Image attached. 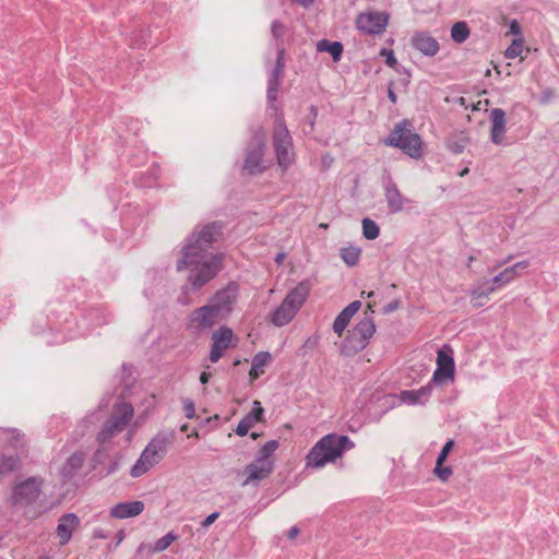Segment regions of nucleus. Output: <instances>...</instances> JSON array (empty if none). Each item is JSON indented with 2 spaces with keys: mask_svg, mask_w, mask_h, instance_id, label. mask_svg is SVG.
Listing matches in <instances>:
<instances>
[{
  "mask_svg": "<svg viewBox=\"0 0 559 559\" xmlns=\"http://www.w3.org/2000/svg\"><path fill=\"white\" fill-rule=\"evenodd\" d=\"M222 233L223 225L219 222L198 225L181 248V259L177 261V270L191 269L188 282L194 290L211 282L223 267L222 253H207L209 248L218 240Z\"/></svg>",
  "mask_w": 559,
  "mask_h": 559,
  "instance_id": "f257e3e1",
  "label": "nucleus"
},
{
  "mask_svg": "<svg viewBox=\"0 0 559 559\" xmlns=\"http://www.w3.org/2000/svg\"><path fill=\"white\" fill-rule=\"evenodd\" d=\"M355 443L347 436L329 433L322 437L306 456V466L321 468L352 450Z\"/></svg>",
  "mask_w": 559,
  "mask_h": 559,
  "instance_id": "f03ea898",
  "label": "nucleus"
},
{
  "mask_svg": "<svg viewBox=\"0 0 559 559\" xmlns=\"http://www.w3.org/2000/svg\"><path fill=\"white\" fill-rule=\"evenodd\" d=\"M175 436L174 430L157 432L144 448L140 457L131 467L130 475L138 478L158 464L166 455Z\"/></svg>",
  "mask_w": 559,
  "mask_h": 559,
  "instance_id": "7ed1b4c3",
  "label": "nucleus"
},
{
  "mask_svg": "<svg viewBox=\"0 0 559 559\" xmlns=\"http://www.w3.org/2000/svg\"><path fill=\"white\" fill-rule=\"evenodd\" d=\"M311 290V283L306 280L292 289L282 304L274 310L271 321L276 326L289 323L306 301Z\"/></svg>",
  "mask_w": 559,
  "mask_h": 559,
  "instance_id": "20e7f679",
  "label": "nucleus"
},
{
  "mask_svg": "<svg viewBox=\"0 0 559 559\" xmlns=\"http://www.w3.org/2000/svg\"><path fill=\"white\" fill-rule=\"evenodd\" d=\"M409 127L411 124L407 121L400 122L394 127L384 143L401 148L413 158H419L421 156V139Z\"/></svg>",
  "mask_w": 559,
  "mask_h": 559,
  "instance_id": "39448f33",
  "label": "nucleus"
},
{
  "mask_svg": "<svg viewBox=\"0 0 559 559\" xmlns=\"http://www.w3.org/2000/svg\"><path fill=\"white\" fill-rule=\"evenodd\" d=\"M133 414V406L130 403L121 402L115 404L110 417L105 421L103 429L97 435L98 442L105 444L122 432L132 419Z\"/></svg>",
  "mask_w": 559,
  "mask_h": 559,
  "instance_id": "423d86ee",
  "label": "nucleus"
},
{
  "mask_svg": "<svg viewBox=\"0 0 559 559\" xmlns=\"http://www.w3.org/2000/svg\"><path fill=\"white\" fill-rule=\"evenodd\" d=\"M273 145L277 157V164L287 169L294 163L293 140L282 119L275 123L273 131Z\"/></svg>",
  "mask_w": 559,
  "mask_h": 559,
  "instance_id": "0eeeda50",
  "label": "nucleus"
},
{
  "mask_svg": "<svg viewBox=\"0 0 559 559\" xmlns=\"http://www.w3.org/2000/svg\"><path fill=\"white\" fill-rule=\"evenodd\" d=\"M239 286L235 282H229L225 287L218 289L209 300V305L222 318L227 320L238 301Z\"/></svg>",
  "mask_w": 559,
  "mask_h": 559,
  "instance_id": "6e6552de",
  "label": "nucleus"
},
{
  "mask_svg": "<svg viewBox=\"0 0 559 559\" xmlns=\"http://www.w3.org/2000/svg\"><path fill=\"white\" fill-rule=\"evenodd\" d=\"M43 479L29 477L17 483L11 493V502L16 507H27L34 503L41 493Z\"/></svg>",
  "mask_w": 559,
  "mask_h": 559,
  "instance_id": "1a4fd4ad",
  "label": "nucleus"
},
{
  "mask_svg": "<svg viewBox=\"0 0 559 559\" xmlns=\"http://www.w3.org/2000/svg\"><path fill=\"white\" fill-rule=\"evenodd\" d=\"M437 368L433 371L431 382L435 385H443L453 382L455 364L453 358V349L449 345H443L437 352Z\"/></svg>",
  "mask_w": 559,
  "mask_h": 559,
  "instance_id": "9d476101",
  "label": "nucleus"
},
{
  "mask_svg": "<svg viewBox=\"0 0 559 559\" xmlns=\"http://www.w3.org/2000/svg\"><path fill=\"white\" fill-rule=\"evenodd\" d=\"M264 147V133L259 129L254 131L246 152L243 167L249 174L253 175L263 171L264 166H262V156Z\"/></svg>",
  "mask_w": 559,
  "mask_h": 559,
  "instance_id": "9b49d317",
  "label": "nucleus"
},
{
  "mask_svg": "<svg viewBox=\"0 0 559 559\" xmlns=\"http://www.w3.org/2000/svg\"><path fill=\"white\" fill-rule=\"evenodd\" d=\"M222 318L209 305H204L194 309L188 318V329L194 333H203L210 331Z\"/></svg>",
  "mask_w": 559,
  "mask_h": 559,
  "instance_id": "f8f14e48",
  "label": "nucleus"
},
{
  "mask_svg": "<svg viewBox=\"0 0 559 559\" xmlns=\"http://www.w3.org/2000/svg\"><path fill=\"white\" fill-rule=\"evenodd\" d=\"M389 15L384 12H365L356 19V27L365 34L378 35L384 32Z\"/></svg>",
  "mask_w": 559,
  "mask_h": 559,
  "instance_id": "ddd939ff",
  "label": "nucleus"
},
{
  "mask_svg": "<svg viewBox=\"0 0 559 559\" xmlns=\"http://www.w3.org/2000/svg\"><path fill=\"white\" fill-rule=\"evenodd\" d=\"M234 337L233 330L226 325L219 326L212 333V346L210 350V360L217 362L225 350L230 346Z\"/></svg>",
  "mask_w": 559,
  "mask_h": 559,
  "instance_id": "4468645a",
  "label": "nucleus"
},
{
  "mask_svg": "<svg viewBox=\"0 0 559 559\" xmlns=\"http://www.w3.org/2000/svg\"><path fill=\"white\" fill-rule=\"evenodd\" d=\"M507 117L501 108H491V142L497 145H510L513 140L506 136Z\"/></svg>",
  "mask_w": 559,
  "mask_h": 559,
  "instance_id": "2eb2a0df",
  "label": "nucleus"
},
{
  "mask_svg": "<svg viewBox=\"0 0 559 559\" xmlns=\"http://www.w3.org/2000/svg\"><path fill=\"white\" fill-rule=\"evenodd\" d=\"M273 461H263L255 459L245 468L243 473L246 475V479L243 480L242 486L258 484L259 481L269 477V475L273 472Z\"/></svg>",
  "mask_w": 559,
  "mask_h": 559,
  "instance_id": "dca6fc26",
  "label": "nucleus"
},
{
  "mask_svg": "<svg viewBox=\"0 0 559 559\" xmlns=\"http://www.w3.org/2000/svg\"><path fill=\"white\" fill-rule=\"evenodd\" d=\"M411 43L414 49L427 57L436 56L440 49L438 40L426 32H416Z\"/></svg>",
  "mask_w": 559,
  "mask_h": 559,
  "instance_id": "f3484780",
  "label": "nucleus"
},
{
  "mask_svg": "<svg viewBox=\"0 0 559 559\" xmlns=\"http://www.w3.org/2000/svg\"><path fill=\"white\" fill-rule=\"evenodd\" d=\"M80 519L74 513L63 514L57 525V535L59 537V544L66 545L70 542L73 532L78 528Z\"/></svg>",
  "mask_w": 559,
  "mask_h": 559,
  "instance_id": "a211bd4d",
  "label": "nucleus"
},
{
  "mask_svg": "<svg viewBox=\"0 0 559 559\" xmlns=\"http://www.w3.org/2000/svg\"><path fill=\"white\" fill-rule=\"evenodd\" d=\"M433 383L430 381L418 390H405L400 393V400L407 405H424L426 404L432 393Z\"/></svg>",
  "mask_w": 559,
  "mask_h": 559,
  "instance_id": "6ab92c4d",
  "label": "nucleus"
},
{
  "mask_svg": "<svg viewBox=\"0 0 559 559\" xmlns=\"http://www.w3.org/2000/svg\"><path fill=\"white\" fill-rule=\"evenodd\" d=\"M528 263L526 261L518 262L511 266L506 267L500 273L493 275L491 277V292L501 288L506 284L513 281L521 272H523L527 267Z\"/></svg>",
  "mask_w": 559,
  "mask_h": 559,
  "instance_id": "aec40b11",
  "label": "nucleus"
},
{
  "mask_svg": "<svg viewBox=\"0 0 559 559\" xmlns=\"http://www.w3.org/2000/svg\"><path fill=\"white\" fill-rule=\"evenodd\" d=\"M144 510L142 501H127L114 506L110 510V515L116 519H129L141 514Z\"/></svg>",
  "mask_w": 559,
  "mask_h": 559,
  "instance_id": "412c9836",
  "label": "nucleus"
},
{
  "mask_svg": "<svg viewBox=\"0 0 559 559\" xmlns=\"http://www.w3.org/2000/svg\"><path fill=\"white\" fill-rule=\"evenodd\" d=\"M361 307V302L359 300H355L350 302L347 307H345L335 318L333 322V331L341 336L345 329L348 326L350 319L358 312Z\"/></svg>",
  "mask_w": 559,
  "mask_h": 559,
  "instance_id": "4be33fe9",
  "label": "nucleus"
},
{
  "mask_svg": "<svg viewBox=\"0 0 559 559\" xmlns=\"http://www.w3.org/2000/svg\"><path fill=\"white\" fill-rule=\"evenodd\" d=\"M384 197L391 213L402 212L405 199L401 194L396 185L389 180L384 186Z\"/></svg>",
  "mask_w": 559,
  "mask_h": 559,
  "instance_id": "5701e85b",
  "label": "nucleus"
},
{
  "mask_svg": "<svg viewBox=\"0 0 559 559\" xmlns=\"http://www.w3.org/2000/svg\"><path fill=\"white\" fill-rule=\"evenodd\" d=\"M85 461V455L83 452H74L71 456H69L60 469V476L62 481L70 480L83 466Z\"/></svg>",
  "mask_w": 559,
  "mask_h": 559,
  "instance_id": "b1692460",
  "label": "nucleus"
},
{
  "mask_svg": "<svg viewBox=\"0 0 559 559\" xmlns=\"http://www.w3.org/2000/svg\"><path fill=\"white\" fill-rule=\"evenodd\" d=\"M368 344L369 343L367 341L356 335V331L352 329L342 343L341 354L345 356H353L366 348Z\"/></svg>",
  "mask_w": 559,
  "mask_h": 559,
  "instance_id": "393cba45",
  "label": "nucleus"
},
{
  "mask_svg": "<svg viewBox=\"0 0 559 559\" xmlns=\"http://www.w3.org/2000/svg\"><path fill=\"white\" fill-rule=\"evenodd\" d=\"M272 356L269 352L257 353L251 361V369L249 377L251 381L257 380L261 374L264 373V368L271 362Z\"/></svg>",
  "mask_w": 559,
  "mask_h": 559,
  "instance_id": "a878e982",
  "label": "nucleus"
},
{
  "mask_svg": "<svg viewBox=\"0 0 559 559\" xmlns=\"http://www.w3.org/2000/svg\"><path fill=\"white\" fill-rule=\"evenodd\" d=\"M353 330L356 331V335L369 343L376 332V325L370 317H365L353 328Z\"/></svg>",
  "mask_w": 559,
  "mask_h": 559,
  "instance_id": "bb28decb",
  "label": "nucleus"
},
{
  "mask_svg": "<svg viewBox=\"0 0 559 559\" xmlns=\"http://www.w3.org/2000/svg\"><path fill=\"white\" fill-rule=\"evenodd\" d=\"M318 51L329 52L334 61H338L343 53V45L340 41L321 39L317 43Z\"/></svg>",
  "mask_w": 559,
  "mask_h": 559,
  "instance_id": "cd10ccee",
  "label": "nucleus"
},
{
  "mask_svg": "<svg viewBox=\"0 0 559 559\" xmlns=\"http://www.w3.org/2000/svg\"><path fill=\"white\" fill-rule=\"evenodd\" d=\"M468 140L464 133L452 134L447 138L445 145L453 154H461L466 147Z\"/></svg>",
  "mask_w": 559,
  "mask_h": 559,
  "instance_id": "c85d7f7f",
  "label": "nucleus"
},
{
  "mask_svg": "<svg viewBox=\"0 0 559 559\" xmlns=\"http://www.w3.org/2000/svg\"><path fill=\"white\" fill-rule=\"evenodd\" d=\"M23 445L22 436L15 429H3L0 428V445H11L19 448Z\"/></svg>",
  "mask_w": 559,
  "mask_h": 559,
  "instance_id": "c756f323",
  "label": "nucleus"
},
{
  "mask_svg": "<svg viewBox=\"0 0 559 559\" xmlns=\"http://www.w3.org/2000/svg\"><path fill=\"white\" fill-rule=\"evenodd\" d=\"M340 255L348 266H354L360 259L361 250L358 247L348 246L341 249Z\"/></svg>",
  "mask_w": 559,
  "mask_h": 559,
  "instance_id": "7c9ffc66",
  "label": "nucleus"
},
{
  "mask_svg": "<svg viewBox=\"0 0 559 559\" xmlns=\"http://www.w3.org/2000/svg\"><path fill=\"white\" fill-rule=\"evenodd\" d=\"M469 36V28L465 22H456L451 28V38L457 43H464Z\"/></svg>",
  "mask_w": 559,
  "mask_h": 559,
  "instance_id": "2f4dec72",
  "label": "nucleus"
},
{
  "mask_svg": "<svg viewBox=\"0 0 559 559\" xmlns=\"http://www.w3.org/2000/svg\"><path fill=\"white\" fill-rule=\"evenodd\" d=\"M362 235L368 240H373L379 236L380 229L374 221L370 218H364L362 222Z\"/></svg>",
  "mask_w": 559,
  "mask_h": 559,
  "instance_id": "473e14b6",
  "label": "nucleus"
},
{
  "mask_svg": "<svg viewBox=\"0 0 559 559\" xmlns=\"http://www.w3.org/2000/svg\"><path fill=\"white\" fill-rule=\"evenodd\" d=\"M524 48V38H514L511 45L504 50V57L507 59H515L521 56Z\"/></svg>",
  "mask_w": 559,
  "mask_h": 559,
  "instance_id": "72a5a7b5",
  "label": "nucleus"
},
{
  "mask_svg": "<svg viewBox=\"0 0 559 559\" xmlns=\"http://www.w3.org/2000/svg\"><path fill=\"white\" fill-rule=\"evenodd\" d=\"M280 447V443L277 440H270L267 441L259 451V455L257 459L263 460V461H273L272 455Z\"/></svg>",
  "mask_w": 559,
  "mask_h": 559,
  "instance_id": "f704fd0d",
  "label": "nucleus"
},
{
  "mask_svg": "<svg viewBox=\"0 0 559 559\" xmlns=\"http://www.w3.org/2000/svg\"><path fill=\"white\" fill-rule=\"evenodd\" d=\"M20 459L16 455L0 457V474H7L17 468Z\"/></svg>",
  "mask_w": 559,
  "mask_h": 559,
  "instance_id": "c9c22d12",
  "label": "nucleus"
},
{
  "mask_svg": "<svg viewBox=\"0 0 559 559\" xmlns=\"http://www.w3.org/2000/svg\"><path fill=\"white\" fill-rule=\"evenodd\" d=\"M281 79L270 76L267 81V100L274 103L277 98Z\"/></svg>",
  "mask_w": 559,
  "mask_h": 559,
  "instance_id": "e433bc0d",
  "label": "nucleus"
},
{
  "mask_svg": "<svg viewBox=\"0 0 559 559\" xmlns=\"http://www.w3.org/2000/svg\"><path fill=\"white\" fill-rule=\"evenodd\" d=\"M177 539V536L169 532L167 533L166 535H164L163 537L158 538L154 545V550L155 551H164L166 550L173 542H175Z\"/></svg>",
  "mask_w": 559,
  "mask_h": 559,
  "instance_id": "4c0bfd02",
  "label": "nucleus"
},
{
  "mask_svg": "<svg viewBox=\"0 0 559 559\" xmlns=\"http://www.w3.org/2000/svg\"><path fill=\"white\" fill-rule=\"evenodd\" d=\"M284 53H285L284 49H278L276 63H275L274 69L272 70V73L270 74V76L281 79L282 72L285 67Z\"/></svg>",
  "mask_w": 559,
  "mask_h": 559,
  "instance_id": "58836bf2",
  "label": "nucleus"
},
{
  "mask_svg": "<svg viewBox=\"0 0 559 559\" xmlns=\"http://www.w3.org/2000/svg\"><path fill=\"white\" fill-rule=\"evenodd\" d=\"M453 444H454L453 440H448L444 443V445L442 447V449L439 452L438 457H437V462L436 463H438V465H442L443 464V462L445 461L449 452L452 450Z\"/></svg>",
  "mask_w": 559,
  "mask_h": 559,
  "instance_id": "ea45409f",
  "label": "nucleus"
},
{
  "mask_svg": "<svg viewBox=\"0 0 559 559\" xmlns=\"http://www.w3.org/2000/svg\"><path fill=\"white\" fill-rule=\"evenodd\" d=\"M506 35H513L515 38H523L522 26L518 20L510 21L509 32Z\"/></svg>",
  "mask_w": 559,
  "mask_h": 559,
  "instance_id": "a19ab883",
  "label": "nucleus"
},
{
  "mask_svg": "<svg viewBox=\"0 0 559 559\" xmlns=\"http://www.w3.org/2000/svg\"><path fill=\"white\" fill-rule=\"evenodd\" d=\"M435 474L441 480L445 481L452 475V469L450 467H448V466H443V464L442 465H438V463H436Z\"/></svg>",
  "mask_w": 559,
  "mask_h": 559,
  "instance_id": "79ce46f5",
  "label": "nucleus"
},
{
  "mask_svg": "<svg viewBox=\"0 0 559 559\" xmlns=\"http://www.w3.org/2000/svg\"><path fill=\"white\" fill-rule=\"evenodd\" d=\"M556 97V93L552 88L546 87L540 92L539 103L542 105H547Z\"/></svg>",
  "mask_w": 559,
  "mask_h": 559,
  "instance_id": "37998d69",
  "label": "nucleus"
},
{
  "mask_svg": "<svg viewBox=\"0 0 559 559\" xmlns=\"http://www.w3.org/2000/svg\"><path fill=\"white\" fill-rule=\"evenodd\" d=\"M380 55L385 58V63L390 68H395V66L397 64V60H396V58L394 56V51L393 50L386 49V48H382L381 51H380Z\"/></svg>",
  "mask_w": 559,
  "mask_h": 559,
  "instance_id": "c03bdc74",
  "label": "nucleus"
},
{
  "mask_svg": "<svg viewBox=\"0 0 559 559\" xmlns=\"http://www.w3.org/2000/svg\"><path fill=\"white\" fill-rule=\"evenodd\" d=\"M271 32L274 38H281L284 35L285 26L280 21H273Z\"/></svg>",
  "mask_w": 559,
  "mask_h": 559,
  "instance_id": "a18cd8bd",
  "label": "nucleus"
},
{
  "mask_svg": "<svg viewBox=\"0 0 559 559\" xmlns=\"http://www.w3.org/2000/svg\"><path fill=\"white\" fill-rule=\"evenodd\" d=\"M183 412L186 417L192 419L195 415V407L193 401L187 399L183 401Z\"/></svg>",
  "mask_w": 559,
  "mask_h": 559,
  "instance_id": "49530a36",
  "label": "nucleus"
},
{
  "mask_svg": "<svg viewBox=\"0 0 559 559\" xmlns=\"http://www.w3.org/2000/svg\"><path fill=\"white\" fill-rule=\"evenodd\" d=\"M251 415H254V418L259 421L262 420V416L264 414V408L262 407L261 403L259 401L253 402V407L251 412H249Z\"/></svg>",
  "mask_w": 559,
  "mask_h": 559,
  "instance_id": "de8ad7c7",
  "label": "nucleus"
},
{
  "mask_svg": "<svg viewBox=\"0 0 559 559\" xmlns=\"http://www.w3.org/2000/svg\"><path fill=\"white\" fill-rule=\"evenodd\" d=\"M483 299H487V295L485 293L474 292L472 296V302L475 307H481L486 304Z\"/></svg>",
  "mask_w": 559,
  "mask_h": 559,
  "instance_id": "09e8293b",
  "label": "nucleus"
},
{
  "mask_svg": "<svg viewBox=\"0 0 559 559\" xmlns=\"http://www.w3.org/2000/svg\"><path fill=\"white\" fill-rule=\"evenodd\" d=\"M219 516L218 512H213L210 515H207L201 523V526L203 528H207L210 525H212L216 519Z\"/></svg>",
  "mask_w": 559,
  "mask_h": 559,
  "instance_id": "8fccbe9b",
  "label": "nucleus"
},
{
  "mask_svg": "<svg viewBox=\"0 0 559 559\" xmlns=\"http://www.w3.org/2000/svg\"><path fill=\"white\" fill-rule=\"evenodd\" d=\"M249 429L250 427L246 423L240 420L235 431L238 436L243 437L248 433Z\"/></svg>",
  "mask_w": 559,
  "mask_h": 559,
  "instance_id": "3c124183",
  "label": "nucleus"
},
{
  "mask_svg": "<svg viewBox=\"0 0 559 559\" xmlns=\"http://www.w3.org/2000/svg\"><path fill=\"white\" fill-rule=\"evenodd\" d=\"M241 420L246 423L250 428L258 423V420L254 418V415H251L250 413H248Z\"/></svg>",
  "mask_w": 559,
  "mask_h": 559,
  "instance_id": "603ef678",
  "label": "nucleus"
},
{
  "mask_svg": "<svg viewBox=\"0 0 559 559\" xmlns=\"http://www.w3.org/2000/svg\"><path fill=\"white\" fill-rule=\"evenodd\" d=\"M98 420H100V417L98 416L97 413H95V414H91V415L86 416V418L83 420V423L94 424L95 421H98Z\"/></svg>",
  "mask_w": 559,
  "mask_h": 559,
  "instance_id": "864d4df0",
  "label": "nucleus"
},
{
  "mask_svg": "<svg viewBox=\"0 0 559 559\" xmlns=\"http://www.w3.org/2000/svg\"><path fill=\"white\" fill-rule=\"evenodd\" d=\"M210 378H211V373H210V372H207V371H203V372L200 374V382H201L202 384H206V383L209 382Z\"/></svg>",
  "mask_w": 559,
  "mask_h": 559,
  "instance_id": "5fc2aeb1",
  "label": "nucleus"
},
{
  "mask_svg": "<svg viewBox=\"0 0 559 559\" xmlns=\"http://www.w3.org/2000/svg\"><path fill=\"white\" fill-rule=\"evenodd\" d=\"M299 534V528L297 526H293L289 531H288V538L290 539H294L297 537V535Z\"/></svg>",
  "mask_w": 559,
  "mask_h": 559,
  "instance_id": "6e6d98bb",
  "label": "nucleus"
},
{
  "mask_svg": "<svg viewBox=\"0 0 559 559\" xmlns=\"http://www.w3.org/2000/svg\"><path fill=\"white\" fill-rule=\"evenodd\" d=\"M134 433H135V428H130L124 436V441L127 443H129L133 439Z\"/></svg>",
  "mask_w": 559,
  "mask_h": 559,
  "instance_id": "4d7b16f0",
  "label": "nucleus"
},
{
  "mask_svg": "<svg viewBox=\"0 0 559 559\" xmlns=\"http://www.w3.org/2000/svg\"><path fill=\"white\" fill-rule=\"evenodd\" d=\"M388 97L390 98V100L395 104L396 103V94L394 93V91L392 90V87L390 86L389 87V91H388Z\"/></svg>",
  "mask_w": 559,
  "mask_h": 559,
  "instance_id": "13d9d810",
  "label": "nucleus"
},
{
  "mask_svg": "<svg viewBox=\"0 0 559 559\" xmlns=\"http://www.w3.org/2000/svg\"><path fill=\"white\" fill-rule=\"evenodd\" d=\"M397 308V302H391L386 306V312L394 311Z\"/></svg>",
  "mask_w": 559,
  "mask_h": 559,
  "instance_id": "bf43d9fd",
  "label": "nucleus"
},
{
  "mask_svg": "<svg viewBox=\"0 0 559 559\" xmlns=\"http://www.w3.org/2000/svg\"><path fill=\"white\" fill-rule=\"evenodd\" d=\"M285 257H286V254L284 252H280V253H277L275 261L277 263H282V261L285 259Z\"/></svg>",
  "mask_w": 559,
  "mask_h": 559,
  "instance_id": "052dcab7",
  "label": "nucleus"
},
{
  "mask_svg": "<svg viewBox=\"0 0 559 559\" xmlns=\"http://www.w3.org/2000/svg\"><path fill=\"white\" fill-rule=\"evenodd\" d=\"M469 171V169L467 167H465L464 169H462L460 173H459V176L460 177H464L465 175H467Z\"/></svg>",
  "mask_w": 559,
  "mask_h": 559,
  "instance_id": "680f3d73",
  "label": "nucleus"
},
{
  "mask_svg": "<svg viewBox=\"0 0 559 559\" xmlns=\"http://www.w3.org/2000/svg\"><path fill=\"white\" fill-rule=\"evenodd\" d=\"M480 105H481V102H478L477 106H476V107H474V109H475V110H480V109H481V108H480Z\"/></svg>",
  "mask_w": 559,
  "mask_h": 559,
  "instance_id": "e2e57ef3",
  "label": "nucleus"
},
{
  "mask_svg": "<svg viewBox=\"0 0 559 559\" xmlns=\"http://www.w3.org/2000/svg\"><path fill=\"white\" fill-rule=\"evenodd\" d=\"M187 428H188V425H187V424H185V425H182V426H181V428H180V429H181L182 431H186V430H187Z\"/></svg>",
  "mask_w": 559,
  "mask_h": 559,
  "instance_id": "0e129e2a",
  "label": "nucleus"
},
{
  "mask_svg": "<svg viewBox=\"0 0 559 559\" xmlns=\"http://www.w3.org/2000/svg\"><path fill=\"white\" fill-rule=\"evenodd\" d=\"M373 295H374V293H373V292H370V293H368L367 297H368V298H370V297H372Z\"/></svg>",
  "mask_w": 559,
  "mask_h": 559,
  "instance_id": "69168bd1",
  "label": "nucleus"
},
{
  "mask_svg": "<svg viewBox=\"0 0 559 559\" xmlns=\"http://www.w3.org/2000/svg\"><path fill=\"white\" fill-rule=\"evenodd\" d=\"M39 559H50V557L49 556H41V557H39Z\"/></svg>",
  "mask_w": 559,
  "mask_h": 559,
  "instance_id": "338daca9",
  "label": "nucleus"
},
{
  "mask_svg": "<svg viewBox=\"0 0 559 559\" xmlns=\"http://www.w3.org/2000/svg\"><path fill=\"white\" fill-rule=\"evenodd\" d=\"M484 103H485L486 107L489 105V100L488 99H485Z\"/></svg>",
  "mask_w": 559,
  "mask_h": 559,
  "instance_id": "774afa93",
  "label": "nucleus"
}]
</instances>
